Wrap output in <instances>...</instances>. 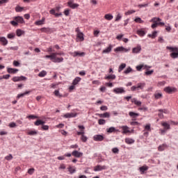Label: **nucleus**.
Here are the masks:
<instances>
[{
    "label": "nucleus",
    "mask_w": 178,
    "mask_h": 178,
    "mask_svg": "<svg viewBox=\"0 0 178 178\" xmlns=\"http://www.w3.org/2000/svg\"><path fill=\"white\" fill-rule=\"evenodd\" d=\"M55 55L54 52H53L50 55H46L44 58H46V59H50V60H52L54 63L63 62V57H55Z\"/></svg>",
    "instance_id": "obj_1"
},
{
    "label": "nucleus",
    "mask_w": 178,
    "mask_h": 178,
    "mask_svg": "<svg viewBox=\"0 0 178 178\" xmlns=\"http://www.w3.org/2000/svg\"><path fill=\"white\" fill-rule=\"evenodd\" d=\"M13 19L14 20L11 21L10 23L14 27H17L19 26V23L20 24H23V23H24V19H23L22 17L18 16L14 17Z\"/></svg>",
    "instance_id": "obj_2"
},
{
    "label": "nucleus",
    "mask_w": 178,
    "mask_h": 178,
    "mask_svg": "<svg viewBox=\"0 0 178 178\" xmlns=\"http://www.w3.org/2000/svg\"><path fill=\"white\" fill-rule=\"evenodd\" d=\"M166 49H169L170 51V52H172L170 54V56L172 59H176L177 58H178V48L177 47H172L167 46Z\"/></svg>",
    "instance_id": "obj_3"
},
{
    "label": "nucleus",
    "mask_w": 178,
    "mask_h": 178,
    "mask_svg": "<svg viewBox=\"0 0 178 178\" xmlns=\"http://www.w3.org/2000/svg\"><path fill=\"white\" fill-rule=\"evenodd\" d=\"M145 87V83H139L137 86H134L131 88V91H136V90H143Z\"/></svg>",
    "instance_id": "obj_4"
},
{
    "label": "nucleus",
    "mask_w": 178,
    "mask_h": 178,
    "mask_svg": "<svg viewBox=\"0 0 178 178\" xmlns=\"http://www.w3.org/2000/svg\"><path fill=\"white\" fill-rule=\"evenodd\" d=\"M67 3V6H69V8H71V9H77V8L80 6V5H79L78 3H74V0H68V2Z\"/></svg>",
    "instance_id": "obj_5"
},
{
    "label": "nucleus",
    "mask_w": 178,
    "mask_h": 178,
    "mask_svg": "<svg viewBox=\"0 0 178 178\" xmlns=\"http://www.w3.org/2000/svg\"><path fill=\"white\" fill-rule=\"evenodd\" d=\"M142 69L148 70L149 69H151V66L144 64L136 66V70H138V72H141Z\"/></svg>",
    "instance_id": "obj_6"
},
{
    "label": "nucleus",
    "mask_w": 178,
    "mask_h": 178,
    "mask_svg": "<svg viewBox=\"0 0 178 178\" xmlns=\"http://www.w3.org/2000/svg\"><path fill=\"white\" fill-rule=\"evenodd\" d=\"M113 92L115 94H124L126 92V90H124V88H115L113 89Z\"/></svg>",
    "instance_id": "obj_7"
},
{
    "label": "nucleus",
    "mask_w": 178,
    "mask_h": 178,
    "mask_svg": "<svg viewBox=\"0 0 178 178\" xmlns=\"http://www.w3.org/2000/svg\"><path fill=\"white\" fill-rule=\"evenodd\" d=\"M164 91L167 94H173V92H176V88L168 86L164 88Z\"/></svg>",
    "instance_id": "obj_8"
},
{
    "label": "nucleus",
    "mask_w": 178,
    "mask_h": 178,
    "mask_svg": "<svg viewBox=\"0 0 178 178\" xmlns=\"http://www.w3.org/2000/svg\"><path fill=\"white\" fill-rule=\"evenodd\" d=\"M72 155L75 158H81V156H83V152H80L77 150H74L71 154V156Z\"/></svg>",
    "instance_id": "obj_9"
},
{
    "label": "nucleus",
    "mask_w": 178,
    "mask_h": 178,
    "mask_svg": "<svg viewBox=\"0 0 178 178\" xmlns=\"http://www.w3.org/2000/svg\"><path fill=\"white\" fill-rule=\"evenodd\" d=\"M106 169V165H97L94 168L95 172H101V170H105Z\"/></svg>",
    "instance_id": "obj_10"
},
{
    "label": "nucleus",
    "mask_w": 178,
    "mask_h": 178,
    "mask_svg": "<svg viewBox=\"0 0 178 178\" xmlns=\"http://www.w3.org/2000/svg\"><path fill=\"white\" fill-rule=\"evenodd\" d=\"M70 55H72L74 57H76V56H84L86 55V53L80 52V51H74V52L70 53Z\"/></svg>",
    "instance_id": "obj_11"
},
{
    "label": "nucleus",
    "mask_w": 178,
    "mask_h": 178,
    "mask_svg": "<svg viewBox=\"0 0 178 178\" xmlns=\"http://www.w3.org/2000/svg\"><path fill=\"white\" fill-rule=\"evenodd\" d=\"M66 156L67 158H70V156H72V154L70 153H66L63 156H60L57 157V159H58V161H64V159H65Z\"/></svg>",
    "instance_id": "obj_12"
},
{
    "label": "nucleus",
    "mask_w": 178,
    "mask_h": 178,
    "mask_svg": "<svg viewBox=\"0 0 178 178\" xmlns=\"http://www.w3.org/2000/svg\"><path fill=\"white\" fill-rule=\"evenodd\" d=\"M122 134H127L128 133L133 132V130L130 131L129 127L127 126H123L122 127Z\"/></svg>",
    "instance_id": "obj_13"
},
{
    "label": "nucleus",
    "mask_w": 178,
    "mask_h": 178,
    "mask_svg": "<svg viewBox=\"0 0 178 178\" xmlns=\"http://www.w3.org/2000/svg\"><path fill=\"white\" fill-rule=\"evenodd\" d=\"M94 141H103L104 136L102 135H95L93 136Z\"/></svg>",
    "instance_id": "obj_14"
},
{
    "label": "nucleus",
    "mask_w": 178,
    "mask_h": 178,
    "mask_svg": "<svg viewBox=\"0 0 178 178\" xmlns=\"http://www.w3.org/2000/svg\"><path fill=\"white\" fill-rule=\"evenodd\" d=\"M129 115L132 118V120H136V118H138V116H140V114L137 113H134L133 111H130L129 113Z\"/></svg>",
    "instance_id": "obj_15"
},
{
    "label": "nucleus",
    "mask_w": 178,
    "mask_h": 178,
    "mask_svg": "<svg viewBox=\"0 0 178 178\" xmlns=\"http://www.w3.org/2000/svg\"><path fill=\"white\" fill-rule=\"evenodd\" d=\"M8 42V40L6 39V38H5V37H0V43L1 44V45L5 47V46H6Z\"/></svg>",
    "instance_id": "obj_16"
},
{
    "label": "nucleus",
    "mask_w": 178,
    "mask_h": 178,
    "mask_svg": "<svg viewBox=\"0 0 178 178\" xmlns=\"http://www.w3.org/2000/svg\"><path fill=\"white\" fill-rule=\"evenodd\" d=\"M78 127L81 129V131L77 132V136H83L84 135V129L86 127L83 125H79Z\"/></svg>",
    "instance_id": "obj_17"
},
{
    "label": "nucleus",
    "mask_w": 178,
    "mask_h": 178,
    "mask_svg": "<svg viewBox=\"0 0 178 178\" xmlns=\"http://www.w3.org/2000/svg\"><path fill=\"white\" fill-rule=\"evenodd\" d=\"M8 73H10V74H15L19 72L18 69L16 68H8L7 69Z\"/></svg>",
    "instance_id": "obj_18"
},
{
    "label": "nucleus",
    "mask_w": 178,
    "mask_h": 178,
    "mask_svg": "<svg viewBox=\"0 0 178 178\" xmlns=\"http://www.w3.org/2000/svg\"><path fill=\"white\" fill-rule=\"evenodd\" d=\"M112 48H113L112 44H109L107 48H106L102 51V54H109L110 52L112 51Z\"/></svg>",
    "instance_id": "obj_19"
},
{
    "label": "nucleus",
    "mask_w": 178,
    "mask_h": 178,
    "mask_svg": "<svg viewBox=\"0 0 178 178\" xmlns=\"http://www.w3.org/2000/svg\"><path fill=\"white\" fill-rule=\"evenodd\" d=\"M30 92H31V90L26 91L24 93L19 94L17 96V99H19V98H23V97H24V95H29V94H30Z\"/></svg>",
    "instance_id": "obj_20"
},
{
    "label": "nucleus",
    "mask_w": 178,
    "mask_h": 178,
    "mask_svg": "<svg viewBox=\"0 0 178 178\" xmlns=\"http://www.w3.org/2000/svg\"><path fill=\"white\" fill-rule=\"evenodd\" d=\"M139 170L141 175H144V173H145V171L148 170V166L143 165L142 167H140Z\"/></svg>",
    "instance_id": "obj_21"
},
{
    "label": "nucleus",
    "mask_w": 178,
    "mask_h": 178,
    "mask_svg": "<svg viewBox=\"0 0 178 178\" xmlns=\"http://www.w3.org/2000/svg\"><path fill=\"white\" fill-rule=\"evenodd\" d=\"M131 102L133 104H135V105H136L137 106H141V102L137 100V99H136V98L131 99Z\"/></svg>",
    "instance_id": "obj_22"
},
{
    "label": "nucleus",
    "mask_w": 178,
    "mask_h": 178,
    "mask_svg": "<svg viewBox=\"0 0 178 178\" xmlns=\"http://www.w3.org/2000/svg\"><path fill=\"white\" fill-rule=\"evenodd\" d=\"M166 148H168V145L164 143V144L159 146L158 150L160 152H162V151H165V149H166Z\"/></svg>",
    "instance_id": "obj_23"
},
{
    "label": "nucleus",
    "mask_w": 178,
    "mask_h": 178,
    "mask_svg": "<svg viewBox=\"0 0 178 178\" xmlns=\"http://www.w3.org/2000/svg\"><path fill=\"white\" fill-rule=\"evenodd\" d=\"M97 116H99V118H111V114L108 112H106L104 113L97 114Z\"/></svg>",
    "instance_id": "obj_24"
},
{
    "label": "nucleus",
    "mask_w": 178,
    "mask_h": 178,
    "mask_svg": "<svg viewBox=\"0 0 178 178\" xmlns=\"http://www.w3.org/2000/svg\"><path fill=\"white\" fill-rule=\"evenodd\" d=\"M104 79L105 80H115V79H116V75L111 74L108 76H105Z\"/></svg>",
    "instance_id": "obj_25"
},
{
    "label": "nucleus",
    "mask_w": 178,
    "mask_h": 178,
    "mask_svg": "<svg viewBox=\"0 0 178 178\" xmlns=\"http://www.w3.org/2000/svg\"><path fill=\"white\" fill-rule=\"evenodd\" d=\"M123 51H125V52H127V49H124L123 47H118L115 49V52H123Z\"/></svg>",
    "instance_id": "obj_26"
},
{
    "label": "nucleus",
    "mask_w": 178,
    "mask_h": 178,
    "mask_svg": "<svg viewBox=\"0 0 178 178\" xmlns=\"http://www.w3.org/2000/svg\"><path fill=\"white\" fill-rule=\"evenodd\" d=\"M161 126H163L165 130H170V124H169L168 122H162Z\"/></svg>",
    "instance_id": "obj_27"
},
{
    "label": "nucleus",
    "mask_w": 178,
    "mask_h": 178,
    "mask_svg": "<svg viewBox=\"0 0 178 178\" xmlns=\"http://www.w3.org/2000/svg\"><path fill=\"white\" fill-rule=\"evenodd\" d=\"M80 81H81V78L80 77H76L72 82L73 86H77V84H79V83H80Z\"/></svg>",
    "instance_id": "obj_28"
},
{
    "label": "nucleus",
    "mask_w": 178,
    "mask_h": 178,
    "mask_svg": "<svg viewBox=\"0 0 178 178\" xmlns=\"http://www.w3.org/2000/svg\"><path fill=\"white\" fill-rule=\"evenodd\" d=\"M141 51V46H138L132 49L133 54H138Z\"/></svg>",
    "instance_id": "obj_29"
},
{
    "label": "nucleus",
    "mask_w": 178,
    "mask_h": 178,
    "mask_svg": "<svg viewBox=\"0 0 178 178\" xmlns=\"http://www.w3.org/2000/svg\"><path fill=\"white\" fill-rule=\"evenodd\" d=\"M134 142H135V140H134V139H133V138H125V143H126V144H129V145H130V144H134Z\"/></svg>",
    "instance_id": "obj_30"
},
{
    "label": "nucleus",
    "mask_w": 178,
    "mask_h": 178,
    "mask_svg": "<svg viewBox=\"0 0 178 178\" xmlns=\"http://www.w3.org/2000/svg\"><path fill=\"white\" fill-rule=\"evenodd\" d=\"M77 38L79 40V41H84V34L83 33H79L76 34Z\"/></svg>",
    "instance_id": "obj_31"
},
{
    "label": "nucleus",
    "mask_w": 178,
    "mask_h": 178,
    "mask_svg": "<svg viewBox=\"0 0 178 178\" xmlns=\"http://www.w3.org/2000/svg\"><path fill=\"white\" fill-rule=\"evenodd\" d=\"M137 35H140V37H144V35H145V31H144V29L138 30Z\"/></svg>",
    "instance_id": "obj_32"
},
{
    "label": "nucleus",
    "mask_w": 178,
    "mask_h": 178,
    "mask_svg": "<svg viewBox=\"0 0 178 178\" xmlns=\"http://www.w3.org/2000/svg\"><path fill=\"white\" fill-rule=\"evenodd\" d=\"M34 124H35V126H40V125L42 126V124H45V122H44L41 120H38L34 122Z\"/></svg>",
    "instance_id": "obj_33"
},
{
    "label": "nucleus",
    "mask_w": 178,
    "mask_h": 178,
    "mask_svg": "<svg viewBox=\"0 0 178 178\" xmlns=\"http://www.w3.org/2000/svg\"><path fill=\"white\" fill-rule=\"evenodd\" d=\"M104 19L108 21L112 20V19H113V15H112L111 14H106L104 15Z\"/></svg>",
    "instance_id": "obj_34"
},
{
    "label": "nucleus",
    "mask_w": 178,
    "mask_h": 178,
    "mask_svg": "<svg viewBox=\"0 0 178 178\" xmlns=\"http://www.w3.org/2000/svg\"><path fill=\"white\" fill-rule=\"evenodd\" d=\"M16 34H17V37H22V35H23V34H24V31H23L22 29H17L16 31Z\"/></svg>",
    "instance_id": "obj_35"
},
{
    "label": "nucleus",
    "mask_w": 178,
    "mask_h": 178,
    "mask_svg": "<svg viewBox=\"0 0 178 178\" xmlns=\"http://www.w3.org/2000/svg\"><path fill=\"white\" fill-rule=\"evenodd\" d=\"M28 136H37V134H38V132H37L36 131H31L29 130L27 132Z\"/></svg>",
    "instance_id": "obj_36"
},
{
    "label": "nucleus",
    "mask_w": 178,
    "mask_h": 178,
    "mask_svg": "<svg viewBox=\"0 0 178 178\" xmlns=\"http://www.w3.org/2000/svg\"><path fill=\"white\" fill-rule=\"evenodd\" d=\"M126 67V63H122L118 67V72L120 73Z\"/></svg>",
    "instance_id": "obj_37"
},
{
    "label": "nucleus",
    "mask_w": 178,
    "mask_h": 178,
    "mask_svg": "<svg viewBox=\"0 0 178 178\" xmlns=\"http://www.w3.org/2000/svg\"><path fill=\"white\" fill-rule=\"evenodd\" d=\"M54 94L56 97H58V98H62V97H63V95L59 92V90H55Z\"/></svg>",
    "instance_id": "obj_38"
},
{
    "label": "nucleus",
    "mask_w": 178,
    "mask_h": 178,
    "mask_svg": "<svg viewBox=\"0 0 178 178\" xmlns=\"http://www.w3.org/2000/svg\"><path fill=\"white\" fill-rule=\"evenodd\" d=\"M46 75H47V71L45 70H42L38 74L39 77H45Z\"/></svg>",
    "instance_id": "obj_39"
},
{
    "label": "nucleus",
    "mask_w": 178,
    "mask_h": 178,
    "mask_svg": "<svg viewBox=\"0 0 178 178\" xmlns=\"http://www.w3.org/2000/svg\"><path fill=\"white\" fill-rule=\"evenodd\" d=\"M133 72V69L131 67H129L126 69V70L124 71V74H129V73H131Z\"/></svg>",
    "instance_id": "obj_40"
},
{
    "label": "nucleus",
    "mask_w": 178,
    "mask_h": 178,
    "mask_svg": "<svg viewBox=\"0 0 178 178\" xmlns=\"http://www.w3.org/2000/svg\"><path fill=\"white\" fill-rule=\"evenodd\" d=\"M133 13H136V10H128L127 12H126V13H124V15H125L126 16H129V15H133Z\"/></svg>",
    "instance_id": "obj_41"
},
{
    "label": "nucleus",
    "mask_w": 178,
    "mask_h": 178,
    "mask_svg": "<svg viewBox=\"0 0 178 178\" xmlns=\"http://www.w3.org/2000/svg\"><path fill=\"white\" fill-rule=\"evenodd\" d=\"M162 19L161 18L158 17H153L150 22H152L153 23H158V22H161Z\"/></svg>",
    "instance_id": "obj_42"
},
{
    "label": "nucleus",
    "mask_w": 178,
    "mask_h": 178,
    "mask_svg": "<svg viewBox=\"0 0 178 178\" xmlns=\"http://www.w3.org/2000/svg\"><path fill=\"white\" fill-rule=\"evenodd\" d=\"M154 98L156 99H161V98H162V93H155Z\"/></svg>",
    "instance_id": "obj_43"
},
{
    "label": "nucleus",
    "mask_w": 178,
    "mask_h": 178,
    "mask_svg": "<svg viewBox=\"0 0 178 178\" xmlns=\"http://www.w3.org/2000/svg\"><path fill=\"white\" fill-rule=\"evenodd\" d=\"M116 131V129H115V127H111L109 129H107V133H113Z\"/></svg>",
    "instance_id": "obj_44"
},
{
    "label": "nucleus",
    "mask_w": 178,
    "mask_h": 178,
    "mask_svg": "<svg viewBox=\"0 0 178 178\" xmlns=\"http://www.w3.org/2000/svg\"><path fill=\"white\" fill-rule=\"evenodd\" d=\"M134 22H136V23H140V24L144 23V20L141 19L140 17H136L134 19Z\"/></svg>",
    "instance_id": "obj_45"
},
{
    "label": "nucleus",
    "mask_w": 178,
    "mask_h": 178,
    "mask_svg": "<svg viewBox=\"0 0 178 178\" xmlns=\"http://www.w3.org/2000/svg\"><path fill=\"white\" fill-rule=\"evenodd\" d=\"M156 34H158V32L154 31L152 35H148V37H149L150 38H155L156 37Z\"/></svg>",
    "instance_id": "obj_46"
},
{
    "label": "nucleus",
    "mask_w": 178,
    "mask_h": 178,
    "mask_svg": "<svg viewBox=\"0 0 178 178\" xmlns=\"http://www.w3.org/2000/svg\"><path fill=\"white\" fill-rule=\"evenodd\" d=\"M81 140L83 143H87V140H88V138H87V136L82 135L81 136Z\"/></svg>",
    "instance_id": "obj_47"
},
{
    "label": "nucleus",
    "mask_w": 178,
    "mask_h": 178,
    "mask_svg": "<svg viewBox=\"0 0 178 178\" xmlns=\"http://www.w3.org/2000/svg\"><path fill=\"white\" fill-rule=\"evenodd\" d=\"M68 171L70 172V173L73 174L74 173V172H76V169L72 166H70L68 168Z\"/></svg>",
    "instance_id": "obj_48"
},
{
    "label": "nucleus",
    "mask_w": 178,
    "mask_h": 178,
    "mask_svg": "<svg viewBox=\"0 0 178 178\" xmlns=\"http://www.w3.org/2000/svg\"><path fill=\"white\" fill-rule=\"evenodd\" d=\"M55 55V58H57L58 55H59L60 56H65V53L63 51H60V52H54Z\"/></svg>",
    "instance_id": "obj_49"
},
{
    "label": "nucleus",
    "mask_w": 178,
    "mask_h": 178,
    "mask_svg": "<svg viewBox=\"0 0 178 178\" xmlns=\"http://www.w3.org/2000/svg\"><path fill=\"white\" fill-rule=\"evenodd\" d=\"M105 123H106V120H105L104 119H99L98 120V124L100 125L105 124Z\"/></svg>",
    "instance_id": "obj_50"
},
{
    "label": "nucleus",
    "mask_w": 178,
    "mask_h": 178,
    "mask_svg": "<svg viewBox=\"0 0 178 178\" xmlns=\"http://www.w3.org/2000/svg\"><path fill=\"white\" fill-rule=\"evenodd\" d=\"M5 159L6 161H12V159H13V156H12V154H9L5 157Z\"/></svg>",
    "instance_id": "obj_51"
},
{
    "label": "nucleus",
    "mask_w": 178,
    "mask_h": 178,
    "mask_svg": "<svg viewBox=\"0 0 178 178\" xmlns=\"http://www.w3.org/2000/svg\"><path fill=\"white\" fill-rule=\"evenodd\" d=\"M7 38H9L10 40H13V38H15V33L8 34Z\"/></svg>",
    "instance_id": "obj_52"
},
{
    "label": "nucleus",
    "mask_w": 178,
    "mask_h": 178,
    "mask_svg": "<svg viewBox=\"0 0 178 178\" xmlns=\"http://www.w3.org/2000/svg\"><path fill=\"white\" fill-rule=\"evenodd\" d=\"M27 119H38V117H37L36 115H30L29 116L26 117Z\"/></svg>",
    "instance_id": "obj_53"
},
{
    "label": "nucleus",
    "mask_w": 178,
    "mask_h": 178,
    "mask_svg": "<svg viewBox=\"0 0 178 178\" xmlns=\"http://www.w3.org/2000/svg\"><path fill=\"white\" fill-rule=\"evenodd\" d=\"M36 26H41V24H44V20H40L35 22Z\"/></svg>",
    "instance_id": "obj_54"
},
{
    "label": "nucleus",
    "mask_w": 178,
    "mask_h": 178,
    "mask_svg": "<svg viewBox=\"0 0 178 178\" xmlns=\"http://www.w3.org/2000/svg\"><path fill=\"white\" fill-rule=\"evenodd\" d=\"M13 81H14L15 83L17 82V81H20V79L19 76H14L12 79Z\"/></svg>",
    "instance_id": "obj_55"
},
{
    "label": "nucleus",
    "mask_w": 178,
    "mask_h": 178,
    "mask_svg": "<svg viewBox=\"0 0 178 178\" xmlns=\"http://www.w3.org/2000/svg\"><path fill=\"white\" fill-rule=\"evenodd\" d=\"M122 19V15L118 13L115 17V22H119Z\"/></svg>",
    "instance_id": "obj_56"
},
{
    "label": "nucleus",
    "mask_w": 178,
    "mask_h": 178,
    "mask_svg": "<svg viewBox=\"0 0 178 178\" xmlns=\"http://www.w3.org/2000/svg\"><path fill=\"white\" fill-rule=\"evenodd\" d=\"M145 130H146L147 131H151V125L150 124H147L145 127Z\"/></svg>",
    "instance_id": "obj_57"
},
{
    "label": "nucleus",
    "mask_w": 178,
    "mask_h": 178,
    "mask_svg": "<svg viewBox=\"0 0 178 178\" xmlns=\"http://www.w3.org/2000/svg\"><path fill=\"white\" fill-rule=\"evenodd\" d=\"M112 152L113 154H119V149H118V147H114L112 149Z\"/></svg>",
    "instance_id": "obj_58"
},
{
    "label": "nucleus",
    "mask_w": 178,
    "mask_h": 178,
    "mask_svg": "<svg viewBox=\"0 0 178 178\" xmlns=\"http://www.w3.org/2000/svg\"><path fill=\"white\" fill-rule=\"evenodd\" d=\"M42 130H49V126L48 125H44V124L42 125Z\"/></svg>",
    "instance_id": "obj_59"
},
{
    "label": "nucleus",
    "mask_w": 178,
    "mask_h": 178,
    "mask_svg": "<svg viewBox=\"0 0 178 178\" xmlns=\"http://www.w3.org/2000/svg\"><path fill=\"white\" fill-rule=\"evenodd\" d=\"M13 65H14V66H15V67H17L20 66V63H19V61L14 60Z\"/></svg>",
    "instance_id": "obj_60"
},
{
    "label": "nucleus",
    "mask_w": 178,
    "mask_h": 178,
    "mask_svg": "<svg viewBox=\"0 0 178 178\" xmlns=\"http://www.w3.org/2000/svg\"><path fill=\"white\" fill-rule=\"evenodd\" d=\"M15 10H16V12H22L23 10V8H22L20 6H17L15 8Z\"/></svg>",
    "instance_id": "obj_61"
},
{
    "label": "nucleus",
    "mask_w": 178,
    "mask_h": 178,
    "mask_svg": "<svg viewBox=\"0 0 178 178\" xmlns=\"http://www.w3.org/2000/svg\"><path fill=\"white\" fill-rule=\"evenodd\" d=\"M70 13V10L69 9L65 10L64 15H65L66 16H69Z\"/></svg>",
    "instance_id": "obj_62"
},
{
    "label": "nucleus",
    "mask_w": 178,
    "mask_h": 178,
    "mask_svg": "<svg viewBox=\"0 0 178 178\" xmlns=\"http://www.w3.org/2000/svg\"><path fill=\"white\" fill-rule=\"evenodd\" d=\"M138 6L139 8H147V6H148V3L139 4Z\"/></svg>",
    "instance_id": "obj_63"
},
{
    "label": "nucleus",
    "mask_w": 178,
    "mask_h": 178,
    "mask_svg": "<svg viewBox=\"0 0 178 178\" xmlns=\"http://www.w3.org/2000/svg\"><path fill=\"white\" fill-rule=\"evenodd\" d=\"M34 168H31L28 170V173L29 175H33V173H34Z\"/></svg>",
    "instance_id": "obj_64"
}]
</instances>
